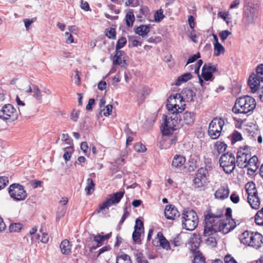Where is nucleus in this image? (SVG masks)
Here are the masks:
<instances>
[{"instance_id":"obj_13","label":"nucleus","mask_w":263,"mask_h":263,"mask_svg":"<svg viewBox=\"0 0 263 263\" xmlns=\"http://www.w3.org/2000/svg\"><path fill=\"white\" fill-rule=\"evenodd\" d=\"M249 242V246L260 249L263 246V235L257 232H251Z\"/></svg>"},{"instance_id":"obj_3","label":"nucleus","mask_w":263,"mask_h":263,"mask_svg":"<svg viewBox=\"0 0 263 263\" xmlns=\"http://www.w3.org/2000/svg\"><path fill=\"white\" fill-rule=\"evenodd\" d=\"M168 115L170 116L168 118L165 116L163 128L161 129L162 134L165 136L172 134L174 130L183 125L179 112L171 113L168 112Z\"/></svg>"},{"instance_id":"obj_43","label":"nucleus","mask_w":263,"mask_h":263,"mask_svg":"<svg viewBox=\"0 0 263 263\" xmlns=\"http://www.w3.org/2000/svg\"><path fill=\"white\" fill-rule=\"evenodd\" d=\"M205 66L202 67L201 76L205 81H208L212 79L213 74L205 69Z\"/></svg>"},{"instance_id":"obj_5","label":"nucleus","mask_w":263,"mask_h":263,"mask_svg":"<svg viewBox=\"0 0 263 263\" xmlns=\"http://www.w3.org/2000/svg\"><path fill=\"white\" fill-rule=\"evenodd\" d=\"M182 228L189 231L194 230L198 225V218L196 213L192 210H189L182 214Z\"/></svg>"},{"instance_id":"obj_11","label":"nucleus","mask_w":263,"mask_h":263,"mask_svg":"<svg viewBox=\"0 0 263 263\" xmlns=\"http://www.w3.org/2000/svg\"><path fill=\"white\" fill-rule=\"evenodd\" d=\"M17 116L16 109L10 104L3 106L0 111V118L5 120L14 121L17 119Z\"/></svg>"},{"instance_id":"obj_9","label":"nucleus","mask_w":263,"mask_h":263,"mask_svg":"<svg viewBox=\"0 0 263 263\" xmlns=\"http://www.w3.org/2000/svg\"><path fill=\"white\" fill-rule=\"evenodd\" d=\"M224 124V120L221 118H214L209 125L208 135L212 139H217L219 137L222 127Z\"/></svg>"},{"instance_id":"obj_15","label":"nucleus","mask_w":263,"mask_h":263,"mask_svg":"<svg viewBox=\"0 0 263 263\" xmlns=\"http://www.w3.org/2000/svg\"><path fill=\"white\" fill-rule=\"evenodd\" d=\"M164 215L167 219L174 220L180 216V213L175 205L169 204L165 206Z\"/></svg>"},{"instance_id":"obj_32","label":"nucleus","mask_w":263,"mask_h":263,"mask_svg":"<svg viewBox=\"0 0 263 263\" xmlns=\"http://www.w3.org/2000/svg\"><path fill=\"white\" fill-rule=\"evenodd\" d=\"M251 232V231H245L244 232L241 233L239 237L241 243L249 246V238Z\"/></svg>"},{"instance_id":"obj_59","label":"nucleus","mask_w":263,"mask_h":263,"mask_svg":"<svg viewBox=\"0 0 263 263\" xmlns=\"http://www.w3.org/2000/svg\"><path fill=\"white\" fill-rule=\"evenodd\" d=\"M230 34V32L228 30H223L219 33V35L222 41H224Z\"/></svg>"},{"instance_id":"obj_17","label":"nucleus","mask_w":263,"mask_h":263,"mask_svg":"<svg viewBox=\"0 0 263 263\" xmlns=\"http://www.w3.org/2000/svg\"><path fill=\"white\" fill-rule=\"evenodd\" d=\"M201 242V236L199 234L194 233L191 235L189 242L191 245V251L195 254L198 251L197 249L199 248Z\"/></svg>"},{"instance_id":"obj_63","label":"nucleus","mask_w":263,"mask_h":263,"mask_svg":"<svg viewBox=\"0 0 263 263\" xmlns=\"http://www.w3.org/2000/svg\"><path fill=\"white\" fill-rule=\"evenodd\" d=\"M65 36L66 37V43L67 44H70L74 42L73 38L72 35L69 32H66L65 33Z\"/></svg>"},{"instance_id":"obj_18","label":"nucleus","mask_w":263,"mask_h":263,"mask_svg":"<svg viewBox=\"0 0 263 263\" xmlns=\"http://www.w3.org/2000/svg\"><path fill=\"white\" fill-rule=\"evenodd\" d=\"M182 123L187 125H191L193 124L195 119V115L191 111H185L182 115Z\"/></svg>"},{"instance_id":"obj_61","label":"nucleus","mask_w":263,"mask_h":263,"mask_svg":"<svg viewBox=\"0 0 263 263\" xmlns=\"http://www.w3.org/2000/svg\"><path fill=\"white\" fill-rule=\"evenodd\" d=\"M88 146L86 142H83L81 144V149L83 151V153L87 155L89 152L90 149L88 151Z\"/></svg>"},{"instance_id":"obj_33","label":"nucleus","mask_w":263,"mask_h":263,"mask_svg":"<svg viewBox=\"0 0 263 263\" xmlns=\"http://www.w3.org/2000/svg\"><path fill=\"white\" fill-rule=\"evenodd\" d=\"M33 93L32 97L39 103H42V92L39 88V87L36 85L33 87Z\"/></svg>"},{"instance_id":"obj_19","label":"nucleus","mask_w":263,"mask_h":263,"mask_svg":"<svg viewBox=\"0 0 263 263\" xmlns=\"http://www.w3.org/2000/svg\"><path fill=\"white\" fill-rule=\"evenodd\" d=\"M229 194V189L228 186H222L217 190L215 193V197L216 199L223 200L228 197Z\"/></svg>"},{"instance_id":"obj_41","label":"nucleus","mask_w":263,"mask_h":263,"mask_svg":"<svg viewBox=\"0 0 263 263\" xmlns=\"http://www.w3.org/2000/svg\"><path fill=\"white\" fill-rule=\"evenodd\" d=\"M258 158L256 156L254 155L250 158L248 161H247V167L250 166V167L259 166L258 165Z\"/></svg>"},{"instance_id":"obj_10","label":"nucleus","mask_w":263,"mask_h":263,"mask_svg":"<svg viewBox=\"0 0 263 263\" xmlns=\"http://www.w3.org/2000/svg\"><path fill=\"white\" fill-rule=\"evenodd\" d=\"M8 191L10 197L15 201H22L27 198V194L24 186L18 183L11 184Z\"/></svg>"},{"instance_id":"obj_25","label":"nucleus","mask_w":263,"mask_h":263,"mask_svg":"<svg viewBox=\"0 0 263 263\" xmlns=\"http://www.w3.org/2000/svg\"><path fill=\"white\" fill-rule=\"evenodd\" d=\"M149 31V25H142L137 27L135 29L136 33L142 37L146 36Z\"/></svg>"},{"instance_id":"obj_21","label":"nucleus","mask_w":263,"mask_h":263,"mask_svg":"<svg viewBox=\"0 0 263 263\" xmlns=\"http://www.w3.org/2000/svg\"><path fill=\"white\" fill-rule=\"evenodd\" d=\"M124 194V191H120L110 195L108 198L111 205L118 203L122 198Z\"/></svg>"},{"instance_id":"obj_37","label":"nucleus","mask_w":263,"mask_h":263,"mask_svg":"<svg viewBox=\"0 0 263 263\" xmlns=\"http://www.w3.org/2000/svg\"><path fill=\"white\" fill-rule=\"evenodd\" d=\"M233 83L234 84H232L233 87L231 88V93L235 96H237L241 92V85L235 81Z\"/></svg>"},{"instance_id":"obj_16","label":"nucleus","mask_w":263,"mask_h":263,"mask_svg":"<svg viewBox=\"0 0 263 263\" xmlns=\"http://www.w3.org/2000/svg\"><path fill=\"white\" fill-rule=\"evenodd\" d=\"M220 166L226 174H230V154L227 152L223 154L219 159Z\"/></svg>"},{"instance_id":"obj_7","label":"nucleus","mask_w":263,"mask_h":263,"mask_svg":"<svg viewBox=\"0 0 263 263\" xmlns=\"http://www.w3.org/2000/svg\"><path fill=\"white\" fill-rule=\"evenodd\" d=\"M259 12L257 4L248 3L243 7V20L247 24H253L256 21Z\"/></svg>"},{"instance_id":"obj_27","label":"nucleus","mask_w":263,"mask_h":263,"mask_svg":"<svg viewBox=\"0 0 263 263\" xmlns=\"http://www.w3.org/2000/svg\"><path fill=\"white\" fill-rule=\"evenodd\" d=\"M135 17L133 13V10L130 9L126 13L125 16V21L126 26L128 27L133 26L134 22H135Z\"/></svg>"},{"instance_id":"obj_1","label":"nucleus","mask_w":263,"mask_h":263,"mask_svg":"<svg viewBox=\"0 0 263 263\" xmlns=\"http://www.w3.org/2000/svg\"><path fill=\"white\" fill-rule=\"evenodd\" d=\"M222 209L218 210L216 213L209 212L204 215V233L205 235L215 234L217 232L224 234L230 232V208L226 209V219L219 220L223 215Z\"/></svg>"},{"instance_id":"obj_56","label":"nucleus","mask_w":263,"mask_h":263,"mask_svg":"<svg viewBox=\"0 0 263 263\" xmlns=\"http://www.w3.org/2000/svg\"><path fill=\"white\" fill-rule=\"evenodd\" d=\"M135 149L138 152L143 153L146 151V148L141 143H138L135 145Z\"/></svg>"},{"instance_id":"obj_31","label":"nucleus","mask_w":263,"mask_h":263,"mask_svg":"<svg viewBox=\"0 0 263 263\" xmlns=\"http://www.w3.org/2000/svg\"><path fill=\"white\" fill-rule=\"evenodd\" d=\"M136 261L137 263H148V260L144 256V254L139 250L134 252Z\"/></svg>"},{"instance_id":"obj_46","label":"nucleus","mask_w":263,"mask_h":263,"mask_svg":"<svg viewBox=\"0 0 263 263\" xmlns=\"http://www.w3.org/2000/svg\"><path fill=\"white\" fill-rule=\"evenodd\" d=\"M215 146L217 147V150L219 153L224 152L227 147V145L224 142L218 141L215 143Z\"/></svg>"},{"instance_id":"obj_12","label":"nucleus","mask_w":263,"mask_h":263,"mask_svg":"<svg viewBox=\"0 0 263 263\" xmlns=\"http://www.w3.org/2000/svg\"><path fill=\"white\" fill-rule=\"evenodd\" d=\"M208 171L204 168H200L198 170L193 180L195 187L198 188L203 186L206 183V174Z\"/></svg>"},{"instance_id":"obj_39","label":"nucleus","mask_w":263,"mask_h":263,"mask_svg":"<svg viewBox=\"0 0 263 263\" xmlns=\"http://www.w3.org/2000/svg\"><path fill=\"white\" fill-rule=\"evenodd\" d=\"M193 263H205V258L200 251L195 253Z\"/></svg>"},{"instance_id":"obj_8","label":"nucleus","mask_w":263,"mask_h":263,"mask_svg":"<svg viewBox=\"0 0 263 263\" xmlns=\"http://www.w3.org/2000/svg\"><path fill=\"white\" fill-rule=\"evenodd\" d=\"M179 93L171 95L167 99V102L166 105L168 111L171 113L179 112L181 113L185 109V104L180 103Z\"/></svg>"},{"instance_id":"obj_49","label":"nucleus","mask_w":263,"mask_h":263,"mask_svg":"<svg viewBox=\"0 0 263 263\" xmlns=\"http://www.w3.org/2000/svg\"><path fill=\"white\" fill-rule=\"evenodd\" d=\"M141 232L140 230H134L132 235L133 239L134 242L137 243L141 242L140 235Z\"/></svg>"},{"instance_id":"obj_38","label":"nucleus","mask_w":263,"mask_h":263,"mask_svg":"<svg viewBox=\"0 0 263 263\" xmlns=\"http://www.w3.org/2000/svg\"><path fill=\"white\" fill-rule=\"evenodd\" d=\"M214 53L215 56H219L221 53H223L224 48L223 46L219 43H214Z\"/></svg>"},{"instance_id":"obj_50","label":"nucleus","mask_w":263,"mask_h":263,"mask_svg":"<svg viewBox=\"0 0 263 263\" xmlns=\"http://www.w3.org/2000/svg\"><path fill=\"white\" fill-rule=\"evenodd\" d=\"M250 148L248 146L246 145L243 147H240L239 150L243 149V151H245V152H241V155L244 158H247V161H248L249 159L251 158V155L250 152H248V148Z\"/></svg>"},{"instance_id":"obj_23","label":"nucleus","mask_w":263,"mask_h":263,"mask_svg":"<svg viewBox=\"0 0 263 263\" xmlns=\"http://www.w3.org/2000/svg\"><path fill=\"white\" fill-rule=\"evenodd\" d=\"M60 247L61 252L63 254L67 255L71 251V245L67 239L63 240L60 244Z\"/></svg>"},{"instance_id":"obj_40","label":"nucleus","mask_w":263,"mask_h":263,"mask_svg":"<svg viewBox=\"0 0 263 263\" xmlns=\"http://www.w3.org/2000/svg\"><path fill=\"white\" fill-rule=\"evenodd\" d=\"M105 35L110 39H116V30L114 28H107L105 30Z\"/></svg>"},{"instance_id":"obj_55","label":"nucleus","mask_w":263,"mask_h":263,"mask_svg":"<svg viewBox=\"0 0 263 263\" xmlns=\"http://www.w3.org/2000/svg\"><path fill=\"white\" fill-rule=\"evenodd\" d=\"M172 243L176 247L180 246L182 244L181 236L179 234L177 235L173 240H171Z\"/></svg>"},{"instance_id":"obj_58","label":"nucleus","mask_w":263,"mask_h":263,"mask_svg":"<svg viewBox=\"0 0 263 263\" xmlns=\"http://www.w3.org/2000/svg\"><path fill=\"white\" fill-rule=\"evenodd\" d=\"M129 216V213L127 211V208L126 206L124 208V214L122 216L121 219L119 222V225H121L123 223L125 219Z\"/></svg>"},{"instance_id":"obj_29","label":"nucleus","mask_w":263,"mask_h":263,"mask_svg":"<svg viewBox=\"0 0 263 263\" xmlns=\"http://www.w3.org/2000/svg\"><path fill=\"white\" fill-rule=\"evenodd\" d=\"M116 263H133L129 255L121 253L117 256Z\"/></svg>"},{"instance_id":"obj_62","label":"nucleus","mask_w":263,"mask_h":263,"mask_svg":"<svg viewBox=\"0 0 263 263\" xmlns=\"http://www.w3.org/2000/svg\"><path fill=\"white\" fill-rule=\"evenodd\" d=\"M112 109V105L110 104L107 105L105 107V109H104V110H105L103 113L104 115L106 117L109 116L111 113Z\"/></svg>"},{"instance_id":"obj_45","label":"nucleus","mask_w":263,"mask_h":263,"mask_svg":"<svg viewBox=\"0 0 263 263\" xmlns=\"http://www.w3.org/2000/svg\"><path fill=\"white\" fill-rule=\"evenodd\" d=\"M111 205V203L110 202L108 199H107L105 202H104L102 204L100 205L99 208L95 211V213H99L101 211L103 210L108 208L109 206Z\"/></svg>"},{"instance_id":"obj_57","label":"nucleus","mask_w":263,"mask_h":263,"mask_svg":"<svg viewBox=\"0 0 263 263\" xmlns=\"http://www.w3.org/2000/svg\"><path fill=\"white\" fill-rule=\"evenodd\" d=\"M200 58V54L199 52H197L196 54H195L190 57L186 62V65L194 62L197 59Z\"/></svg>"},{"instance_id":"obj_30","label":"nucleus","mask_w":263,"mask_h":263,"mask_svg":"<svg viewBox=\"0 0 263 263\" xmlns=\"http://www.w3.org/2000/svg\"><path fill=\"white\" fill-rule=\"evenodd\" d=\"M95 183L91 178H88L87 179L86 186L85 188V191L86 192L87 195H91L95 190Z\"/></svg>"},{"instance_id":"obj_6","label":"nucleus","mask_w":263,"mask_h":263,"mask_svg":"<svg viewBox=\"0 0 263 263\" xmlns=\"http://www.w3.org/2000/svg\"><path fill=\"white\" fill-rule=\"evenodd\" d=\"M256 72V74L254 72L252 73L248 81V84L253 93L257 91L260 86V83L263 82V64H260L257 66Z\"/></svg>"},{"instance_id":"obj_60","label":"nucleus","mask_w":263,"mask_h":263,"mask_svg":"<svg viewBox=\"0 0 263 263\" xmlns=\"http://www.w3.org/2000/svg\"><path fill=\"white\" fill-rule=\"evenodd\" d=\"M79 113L80 111L79 110L73 109L71 114L70 119L74 121H77L79 118Z\"/></svg>"},{"instance_id":"obj_64","label":"nucleus","mask_w":263,"mask_h":263,"mask_svg":"<svg viewBox=\"0 0 263 263\" xmlns=\"http://www.w3.org/2000/svg\"><path fill=\"white\" fill-rule=\"evenodd\" d=\"M73 79L75 81V83L79 85L81 84V78L80 73L78 70L76 71V74L73 76Z\"/></svg>"},{"instance_id":"obj_20","label":"nucleus","mask_w":263,"mask_h":263,"mask_svg":"<svg viewBox=\"0 0 263 263\" xmlns=\"http://www.w3.org/2000/svg\"><path fill=\"white\" fill-rule=\"evenodd\" d=\"M185 157L180 155H175L173 159L172 166L174 168H180L185 163Z\"/></svg>"},{"instance_id":"obj_54","label":"nucleus","mask_w":263,"mask_h":263,"mask_svg":"<svg viewBox=\"0 0 263 263\" xmlns=\"http://www.w3.org/2000/svg\"><path fill=\"white\" fill-rule=\"evenodd\" d=\"M9 183V179L7 177H0V190L5 187Z\"/></svg>"},{"instance_id":"obj_14","label":"nucleus","mask_w":263,"mask_h":263,"mask_svg":"<svg viewBox=\"0 0 263 263\" xmlns=\"http://www.w3.org/2000/svg\"><path fill=\"white\" fill-rule=\"evenodd\" d=\"M195 96V92L192 89L187 88H184L181 93H179V98H181L180 103L181 104L183 102H192L193 101V98Z\"/></svg>"},{"instance_id":"obj_22","label":"nucleus","mask_w":263,"mask_h":263,"mask_svg":"<svg viewBox=\"0 0 263 263\" xmlns=\"http://www.w3.org/2000/svg\"><path fill=\"white\" fill-rule=\"evenodd\" d=\"M237 165L240 168L247 167V158H244L241 155V150H238L237 154Z\"/></svg>"},{"instance_id":"obj_2","label":"nucleus","mask_w":263,"mask_h":263,"mask_svg":"<svg viewBox=\"0 0 263 263\" xmlns=\"http://www.w3.org/2000/svg\"><path fill=\"white\" fill-rule=\"evenodd\" d=\"M256 105L255 100L253 97L246 95L236 99L231 110L235 114H246L253 111Z\"/></svg>"},{"instance_id":"obj_52","label":"nucleus","mask_w":263,"mask_h":263,"mask_svg":"<svg viewBox=\"0 0 263 263\" xmlns=\"http://www.w3.org/2000/svg\"><path fill=\"white\" fill-rule=\"evenodd\" d=\"M134 230H140V231H143L144 225L143 222L139 218H137L135 221V225L134 227Z\"/></svg>"},{"instance_id":"obj_26","label":"nucleus","mask_w":263,"mask_h":263,"mask_svg":"<svg viewBox=\"0 0 263 263\" xmlns=\"http://www.w3.org/2000/svg\"><path fill=\"white\" fill-rule=\"evenodd\" d=\"M192 78V76L190 72H186L184 73L178 77L177 79L176 80L175 84L177 86H179L181 84L190 80Z\"/></svg>"},{"instance_id":"obj_34","label":"nucleus","mask_w":263,"mask_h":263,"mask_svg":"<svg viewBox=\"0 0 263 263\" xmlns=\"http://www.w3.org/2000/svg\"><path fill=\"white\" fill-rule=\"evenodd\" d=\"M254 220L258 226H263V207L259 210L254 216Z\"/></svg>"},{"instance_id":"obj_48","label":"nucleus","mask_w":263,"mask_h":263,"mask_svg":"<svg viewBox=\"0 0 263 263\" xmlns=\"http://www.w3.org/2000/svg\"><path fill=\"white\" fill-rule=\"evenodd\" d=\"M155 21L156 22H160L164 17L163 14V11L161 9L157 10L154 14Z\"/></svg>"},{"instance_id":"obj_36","label":"nucleus","mask_w":263,"mask_h":263,"mask_svg":"<svg viewBox=\"0 0 263 263\" xmlns=\"http://www.w3.org/2000/svg\"><path fill=\"white\" fill-rule=\"evenodd\" d=\"M242 140L241 134L237 130H235L231 134V144H234L237 141Z\"/></svg>"},{"instance_id":"obj_44","label":"nucleus","mask_w":263,"mask_h":263,"mask_svg":"<svg viewBox=\"0 0 263 263\" xmlns=\"http://www.w3.org/2000/svg\"><path fill=\"white\" fill-rule=\"evenodd\" d=\"M127 40L125 37H120L118 41H117L116 46V50H120L122 48H123L126 44Z\"/></svg>"},{"instance_id":"obj_51","label":"nucleus","mask_w":263,"mask_h":263,"mask_svg":"<svg viewBox=\"0 0 263 263\" xmlns=\"http://www.w3.org/2000/svg\"><path fill=\"white\" fill-rule=\"evenodd\" d=\"M205 70L213 74V73L217 71L216 65H212L211 63L205 64Z\"/></svg>"},{"instance_id":"obj_24","label":"nucleus","mask_w":263,"mask_h":263,"mask_svg":"<svg viewBox=\"0 0 263 263\" xmlns=\"http://www.w3.org/2000/svg\"><path fill=\"white\" fill-rule=\"evenodd\" d=\"M157 237L159 239L160 245L163 249L168 250L170 249V246L169 242L166 240L165 237L163 236L162 232H159L157 233Z\"/></svg>"},{"instance_id":"obj_53","label":"nucleus","mask_w":263,"mask_h":263,"mask_svg":"<svg viewBox=\"0 0 263 263\" xmlns=\"http://www.w3.org/2000/svg\"><path fill=\"white\" fill-rule=\"evenodd\" d=\"M66 209L64 206H59L57 213V219L63 217L66 213Z\"/></svg>"},{"instance_id":"obj_4","label":"nucleus","mask_w":263,"mask_h":263,"mask_svg":"<svg viewBox=\"0 0 263 263\" xmlns=\"http://www.w3.org/2000/svg\"><path fill=\"white\" fill-rule=\"evenodd\" d=\"M245 189L248 194V202L252 209L258 210L260 207V200L255 183L248 182L245 185Z\"/></svg>"},{"instance_id":"obj_35","label":"nucleus","mask_w":263,"mask_h":263,"mask_svg":"<svg viewBox=\"0 0 263 263\" xmlns=\"http://www.w3.org/2000/svg\"><path fill=\"white\" fill-rule=\"evenodd\" d=\"M214 234H212L211 235H205L204 233H203V235L204 237H207L205 239V242L206 245L210 246L212 247H215L217 244V241L216 240V238L212 236Z\"/></svg>"},{"instance_id":"obj_28","label":"nucleus","mask_w":263,"mask_h":263,"mask_svg":"<svg viewBox=\"0 0 263 263\" xmlns=\"http://www.w3.org/2000/svg\"><path fill=\"white\" fill-rule=\"evenodd\" d=\"M125 53L123 51L116 50V54L113 57V64L121 65L122 64V57L124 55Z\"/></svg>"},{"instance_id":"obj_47","label":"nucleus","mask_w":263,"mask_h":263,"mask_svg":"<svg viewBox=\"0 0 263 263\" xmlns=\"http://www.w3.org/2000/svg\"><path fill=\"white\" fill-rule=\"evenodd\" d=\"M22 227V224L20 223H14L11 224L9 226V230L10 232H17Z\"/></svg>"},{"instance_id":"obj_42","label":"nucleus","mask_w":263,"mask_h":263,"mask_svg":"<svg viewBox=\"0 0 263 263\" xmlns=\"http://www.w3.org/2000/svg\"><path fill=\"white\" fill-rule=\"evenodd\" d=\"M91 237L93 238V240L97 243V247L101 246L104 242L103 236L100 234L97 235L92 234Z\"/></svg>"}]
</instances>
